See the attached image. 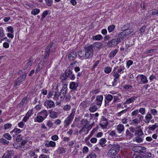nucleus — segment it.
<instances>
[{"label":"nucleus","mask_w":158,"mask_h":158,"mask_svg":"<svg viewBox=\"0 0 158 158\" xmlns=\"http://www.w3.org/2000/svg\"><path fill=\"white\" fill-rule=\"evenodd\" d=\"M44 105L48 109H50L55 106L54 102L51 100H46Z\"/></svg>","instance_id":"8"},{"label":"nucleus","mask_w":158,"mask_h":158,"mask_svg":"<svg viewBox=\"0 0 158 158\" xmlns=\"http://www.w3.org/2000/svg\"><path fill=\"white\" fill-rule=\"evenodd\" d=\"M127 35L124 31L121 32L119 35V37L122 39L125 38Z\"/></svg>","instance_id":"36"},{"label":"nucleus","mask_w":158,"mask_h":158,"mask_svg":"<svg viewBox=\"0 0 158 158\" xmlns=\"http://www.w3.org/2000/svg\"><path fill=\"white\" fill-rule=\"evenodd\" d=\"M81 124L83 125L82 127L83 128L88 129V126L89 124V122L87 120L83 119L81 121Z\"/></svg>","instance_id":"16"},{"label":"nucleus","mask_w":158,"mask_h":158,"mask_svg":"<svg viewBox=\"0 0 158 158\" xmlns=\"http://www.w3.org/2000/svg\"><path fill=\"white\" fill-rule=\"evenodd\" d=\"M26 76V74L24 73L22 75L20 76L15 82V85L16 86L19 85L20 83L25 79Z\"/></svg>","instance_id":"13"},{"label":"nucleus","mask_w":158,"mask_h":158,"mask_svg":"<svg viewBox=\"0 0 158 158\" xmlns=\"http://www.w3.org/2000/svg\"><path fill=\"white\" fill-rule=\"evenodd\" d=\"M71 106L69 105H66L64 106L63 110L65 111H68L70 110Z\"/></svg>","instance_id":"52"},{"label":"nucleus","mask_w":158,"mask_h":158,"mask_svg":"<svg viewBox=\"0 0 158 158\" xmlns=\"http://www.w3.org/2000/svg\"><path fill=\"white\" fill-rule=\"evenodd\" d=\"M7 30L8 32H10L11 33H13L14 31L13 28L11 26H9L7 27Z\"/></svg>","instance_id":"53"},{"label":"nucleus","mask_w":158,"mask_h":158,"mask_svg":"<svg viewBox=\"0 0 158 158\" xmlns=\"http://www.w3.org/2000/svg\"><path fill=\"white\" fill-rule=\"evenodd\" d=\"M77 56V53L76 52H72L68 55V58L70 60H74Z\"/></svg>","instance_id":"18"},{"label":"nucleus","mask_w":158,"mask_h":158,"mask_svg":"<svg viewBox=\"0 0 158 158\" xmlns=\"http://www.w3.org/2000/svg\"><path fill=\"white\" fill-rule=\"evenodd\" d=\"M108 123L107 120L106 118L103 119L100 122L99 125L103 129H106Z\"/></svg>","instance_id":"14"},{"label":"nucleus","mask_w":158,"mask_h":158,"mask_svg":"<svg viewBox=\"0 0 158 158\" xmlns=\"http://www.w3.org/2000/svg\"><path fill=\"white\" fill-rule=\"evenodd\" d=\"M32 110H31L28 111L26 113V115L27 116V117L29 118L31 115L32 114Z\"/></svg>","instance_id":"58"},{"label":"nucleus","mask_w":158,"mask_h":158,"mask_svg":"<svg viewBox=\"0 0 158 158\" xmlns=\"http://www.w3.org/2000/svg\"><path fill=\"white\" fill-rule=\"evenodd\" d=\"M5 36L4 31L2 28L0 27V38L3 37Z\"/></svg>","instance_id":"49"},{"label":"nucleus","mask_w":158,"mask_h":158,"mask_svg":"<svg viewBox=\"0 0 158 158\" xmlns=\"http://www.w3.org/2000/svg\"><path fill=\"white\" fill-rule=\"evenodd\" d=\"M102 38V36L101 35H98L95 36H93L92 39L93 40H100Z\"/></svg>","instance_id":"35"},{"label":"nucleus","mask_w":158,"mask_h":158,"mask_svg":"<svg viewBox=\"0 0 158 158\" xmlns=\"http://www.w3.org/2000/svg\"><path fill=\"white\" fill-rule=\"evenodd\" d=\"M59 139V137L57 135H54L52 136L51 137V139L54 141H56Z\"/></svg>","instance_id":"59"},{"label":"nucleus","mask_w":158,"mask_h":158,"mask_svg":"<svg viewBox=\"0 0 158 158\" xmlns=\"http://www.w3.org/2000/svg\"><path fill=\"white\" fill-rule=\"evenodd\" d=\"M89 151V148H88L86 147H84L82 149V152L83 153L86 154Z\"/></svg>","instance_id":"57"},{"label":"nucleus","mask_w":158,"mask_h":158,"mask_svg":"<svg viewBox=\"0 0 158 158\" xmlns=\"http://www.w3.org/2000/svg\"><path fill=\"white\" fill-rule=\"evenodd\" d=\"M38 114L40 115L43 118L45 119L48 115L47 111L46 110H43L38 113Z\"/></svg>","instance_id":"22"},{"label":"nucleus","mask_w":158,"mask_h":158,"mask_svg":"<svg viewBox=\"0 0 158 158\" xmlns=\"http://www.w3.org/2000/svg\"><path fill=\"white\" fill-rule=\"evenodd\" d=\"M118 68V66H117L115 67L112 73L113 74V75L114 77V82H112L113 83V85H114V83H115L116 81V79H118L119 78L120 75L119 74V73L117 71V69Z\"/></svg>","instance_id":"7"},{"label":"nucleus","mask_w":158,"mask_h":158,"mask_svg":"<svg viewBox=\"0 0 158 158\" xmlns=\"http://www.w3.org/2000/svg\"><path fill=\"white\" fill-rule=\"evenodd\" d=\"M67 85L64 84L60 92H56L54 95L53 99L56 101V104L58 105L60 104L64 98L67 92Z\"/></svg>","instance_id":"1"},{"label":"nucleus","mask_w":158,"mask_h":158,"mask_svg":"<svg viewBox=\"0 0 158 158\" xmlns=\"http://www.w3.org/2000/svg\"><path fill=\"white\" fill-rule=\"evenodd\" d=\"M110 149L108 151V155L110 156L116 155L119 151V146L118 144H109L108 145Z\"/></svg>","instance_id":"3"},{"label":"nucleus","mask_w":158,"mask_h":158,"mask_svg":"<svg viewBox=\"0 0 158 158\" xmlns=\"http://www.w3.org/2000/svg\"><path fill=\"white\" fill-rule=\"evenodd\" d=\"M139 112L141 113L142 114H144L145 113V109L143 108H140L139 111Z\"/></svg>","instance_id":"63"},{"label":"nucleus","mask_w":158,"mask_h":158,"mask_svg":"<svg viewBox=\"0 0 158 158\" xmlns=\"http://www.w3.org/2000/svg\"><path fill=\"white\" fill-rule=\"evenodd\" d=\"M4 137L8 140H10L11 139V137L10 135L7 133H6L4 135Z\"/></svg>","instance_id":"51"},{"label":"nucleus","mask_w":158,"mask_h":158,"mask_svg":"<svg viewBox=\"0 0 158 158\" xmlns=\"http://www.w3.org/2000/svg\"><path fill=\"white\" fill-rule=\"evenodd\" d=\"M32 61L30 60L27 62L25 65V68L26 69H29L32 65Z\"/></svg>","instance_id":"40"},{"label":"nucleus","mask_w":158,"mask_h":158,"mask_svg":"<svg viewBox=\"0 0 158 158\" xmlns=\"http://www.w3.org/2000/svg\"><path fill=\"white\" fill-rule=\"evenodd\" d=\"M84 49L85 51L84 58L85 59L91 58L94 54L93 45H86L84 47Z\"/></svg>","instance_id":"2"},{"label":"nucleus","mask_w":158,"mask_h":158,"mask_svg":"<svg viewBox=\"0 0 158 158\" xmlns=\"http://www.w3.org/2000/svg\"><path fill=\"white\" fill-rule=\"evenodd\" d=\"M127 111V110L125 109L124 110H122L119 112L117 113V115L118 116H120L123 114L125 113Z\"/></svg>","instance_id":"54"},{"label":"nucleus","mask_w":158,"mask_h":158,"mask_svg":"<svg viewBox=\"0 0 158 158\" xmlns=\"http://www.w3.org/2000/svg\"><path fill=\"white\" fill-rule=\"evenodd\" d=\"M78 84L74 82H71L69 84V87L70 89L72 90H76L78 86Z\"/></svg>","instance_id":"20"},{"label":"nucleus","mask_w":158,"mask_h":158,"mask_svg":"<svg viewBox=\"0 0 158 158\" xmlns=\"http://www.w3.org/2000/svg\"><path fill=\"white\" fill-rule=\"evenodd\" d=\"M158 128V123H155L154 125L152 126H149L148 127V129L149 130L153 131L156 128Z\"/></svg>","instance_id":"31"},{"label":"nucleus","mask_w":158,"mask_h":158,"mask_svg":"<svg viewBox=\"0 0 158 158\" xmlns=\"http://www.w3.org/2000/svg\"><path fill=\"white\" fill-rule=\"evenodd\" d=\"M143 136H136L133 140L138 143H140L143 142Z\"/></svg>","instance_id":"27"},{"label":"nucleus","mask_w":158,"mask_h":158,"mask_svg":"<svg viewBox=\"0 0 158 158\" xmlns=\"http://www.w3.org/2000/svg\"><path fill=\"white\" fill-rule=\"evenodd\" d=\"M57 113L54 111H51L49 114L50 117L52 118H56L57 117Z\"/></svg>","instance_id":"29"},{"label":"nucleus","mask_w":158,"mask_h":158,"mask_svg":"<svg viewBox=\"0 0 158 158\" xmlns=\"http://www.w3.org/2000/svg\"><path fill=\"white\" fill-rule=\"evenodd\" d=\"M12 126V124L10 123H7L4 124V127L5 130L10 128Z\"/></svg>","instance_id":"48"},{"label":"nucleus","mask_w":158,"mask_h":158,"mask_svg":"<svg viewBox=\"0 0 158 158\" xmlns=\"http://www.w3.org/2000/svg\"><path fill=\"white\" fill-rule=\"evenodd\" d=\"M76 109H73L72 110L71 114L65 120L64 122V126L65 127H67L72 121Z\"/></svg>","instance_id":"4"},{"label":"nucleus","mask_w":158,"mask_h":158,"mask_svg":"<svg viewBox=\"0 0 158 158\" xmlns=\"http://www.w3.org/2000/svg\"><path fill=\"white\" fill-rule=\"evenodd\" d=\"M115 26L114 25H111L108 27V30L109 32H110L113 31L114 29Z\"/></svg>","instance_id":"50"},{"label":"nucleus","mask_w":158,"mask_h":158,"mask_svg":"<svg viewBox=\"0 0 158 158\" xmlns=\"http://www.w3.org/2000/svg\"><path fill=\"white\" fill-rule=\"evenodd\" d=\"M48 11L47 10L44 11L42 15V17L41 19V20H42L43 19H44L46 16L48 15Z\"/></svg>","instance_id":"42"},{"label":"nucleus","mask_w":158,"mask_h":158,"mask_svg":"<svg viewBox=\"0 0 158 158\" xmlns=\"http://www.w3.org/2000/svg\"><path fill=\"white\" fill-rule=\"evenodd\" d=\"M138 113H139L138 110H135V111H134L132 112L131 114V115L132 116L137 115V116L139 114H138Z\"/></svg>","instance_id":"55"},{"label":"nucleus","mask_w":158,"mask_h":158,"mask_svg":"<svg viewBox=\"0 0 158 158\" xmlns=\"http://www.w3.org/2000/svg\"><path fill=\"white\" fill-rule=\"evenodd\" d=\"M133 64V61L131 60H128L127 62V67L128 68H129L130 67V66L132 65Z\"/></svg>","instance_id":"47"},{"label":"nucleus","mask_w":158,"mask_h":158,"mask_svg":"<svg viewBox=\"0 0 158 158\" xmlns=\"http://www.w3.org/2000/svg\"><path fill=\"white\" fill-rule=\"evenodd\" d=\"M57 152L58 153L61 154L65 153L66 150L64 148L59 147L57 150Z\"/></svg>","instance_id":"32"},{"label":"nucleus","mask_w":158,"mask_h":158,"mask_svg":"<svg viewBox=\"0 0 158 158\" xmlns=\"http://www.w3.org/2000/svg\"><path fill=\"white\" fill-rule=\"evenodd\" d=\"M40 11V10L38 9H33L31 12V14L34 15H36L38 14Z\"/></svg>","instance_id":"37"},{"label":"nucleus","mask_w":158,"mask_h":158,"mask_svg":"<svg viewBox=\"0 0 158 158\" xmlns=\"http://www.w3.org/2000/svg\"><path fill=\"white\" fill-rule=\"evenodd\" d=\"M113 101L112 102L113 103H116L120 100L119 97L118 96L115 95L114 94H113Z\"/></svg>","instance_id":"38"},{"label":"nucleus","mask_w":158,"mask_h":158,"mask_svg":"<svg viewBox=\"0 0 158 158\" xmlns=\"http://www.w3.org/2000/svg\"><path fill=\"white\" fill-rule=\"evenodd\" d=\"M152 14L153 15H154L156 14H157L158 15V10L154 9L153 10L152 12Z\"/></svg>","instance_id":"64"},{"label":"nucleus","mask_w":158,"mask_h":158,"mask_svg":"<svg viewBox=\"0 0 158 158\" xmlns=\"http://www.w3.org/2000/svg\"><path fill=\"white\" fill-rule=\"evenodd\" d=\"M150 112L153 116H155L157 114V112L156 109H151L150 110Z\"/></svg>","instance_id":"44"},{"label":"nucleus","mask_w":158,"mask_h":158,"mask_svg":"<svg viewBox=\"0 0 158 158\" xmlns=\"http://www.w3.org/2000/svg\"><path fill=\"white\" fill-rule=\"evenodd\" d=\"M152 118V116L151 113L148 112L145 117L144 122L145 123H149L150 120Z\"/></svg>","instance_id":"17"},{"label":"nucleus","mask_w":158,"mask_h":158,"mask_svg":"<svg viewBox=\"0 0 158 158\" xmlns=\"http://www.w3.org/2000/svg\"><path fill=\"white\" fill-rule=\"evenodd\" d=\"M118 51V49H116L111 52L109 55V57L111 59L113 58Z\"/></svg>","instance_id":"23"},{"label":"nucleus","mask_w":158,"mask_h":158,"mask_svg":"<svg viewBox=\"0 0 158 158\" xmlns=\"http://www.w3.org/2000/svg\"><path fill=\"white\" fill-rule=\"evenodd\" d=\"M135 136H143L144 133L142 130L139 129L137 130L136 132L135 133Z\"/></svg>","instance_id":"28"},{"label":"nucleus","mask_w":158,"mask_h":158,"mask_svg":"<svg viewBox=\"0 0 158 158\" xmlns=\"http://www.w3.org/2000/svg\"><path fill=\"white\" fill-rule=\"evenodd\" d=\"M133 31V30L131 29H127L124 31L127 35L132 33Z\"/></svg>","instance_id":"46"},{"label":"nucleus","mask_w":158,"mask_h":158,"mask_svg":"<svg viewBox=\"0 0 158 158\" xmlns=\"http://www.w3.org/2000/svg\"><path fill=\"white\" fill-rule=\"evenodd\" d=\"M124 129V127L123 125L122 124H119L117 127V129L118 133H121L123 132Z\"/></svg>","instance_id":"24"},{"label":"nucleus","mask_w":158,"mask_h":158,"mask_svg":"<svg viewBox=\"0 0 158 158\" xmlns=\"http://www.w3.org/2000/svg\"><path fill=\"white\" fill-rule=\"evenodd\" d=\"M11 155L10 153L7 152L5 153L3 156L2 158H11Z\"/></svg>","instance_id":"41"},{"label":"nucleus","mask_w":158,"mask_h":158,"mask_svg":"<svg viewBox=\"0 0 158 158\" xmlns=\"http://www.w3.org/2000/svg\"><path fill=\"white\" fill-rule=\"evenodd\" d=\"M28 101V99L27 98H23L22 100L21 103H22V104L23 105L24 104H26L27 103Z\"/></svg>","instance_id":"60"},{"label":"nucleus","mask_w":158,"mask_h":158,"mask_svg":"<svg viewBox=\"0 0 158 158\" xmlns=\"http://www.w3.org/2000/svg\"><path fill=\"white\" fill-rule=\"evenodd\" d=\"M52 44H50L49 46L47 47L45 52V58H47L49 57V54L52 49Z\"/></svg>","instance_id":"15"},{"label":"nucleus","mask_w":158,"mask_h":158,"mask_svg":"<svg viewBox=\"0 0 158 158\" xmlns=\"http://www.w3.org/2000/svg\"><path fill=\"white\" fill-rule=\"evenodd\" d=\"M125 136L127 138H131L133 137V134L131 133L128 129H127L126 131Z\"/></svg>","instance_id":"30"},{"label":"nucleus","mask_w":158,"mask_h":158,"mask_svg":"<svg viewBox=\"0 0 158 158\" xmlns=\"http://www.w3.org/2000/svg\"><path fill=\"white\" fill-rule=\"evenodd\" d=\"M0 142L1 143H3L5 144H8L9 142L7 141L6 139L3 138H2L0 139Z\"/></svg>","instance_id":"61"},{"label":"nucleus","mask_w":158,"mask_h":158,"mask_svg":"<svg viewBox=\"0 0 158 158\" xmlns=\"http://www.w3.org/2000/svg\"><path fill=\"white\" fill-rule=\"evenodd\" d=\"M97 156L96 154L94 152L91 153L87 156V158H96Z\"/></svg>","instance_id":"43"},{"label":"nucleus","mask_w":158,"mask_h":158,"mask_svg":"<svg viewBox=\"0 0 158 158\" xmlns=\"http://www.w3.org/2000/svg\"><path fill=\"white\" fill-rule=\"evenodd\" d=\"M138 118L133 119L130 124L136 126L140 121V120L143 117V116L141 115L138 114L137 116Z\"/></svg>","instance_id":"9"},{"label":"nucleus","mask_w":158,"mask_h":158,"mask_svg":"<svg viewBox=\"0 0 158 158\" xmlns=\"http://www.w3.org/2000/svg\"><path fill=\"white\" fill-rule=\"evenodd\" d=\"M44 119V118L43 117H42L40 115H39L36 118L37 122L39 123L42 122Z\"/></svg>","instance_id":"39"},{"label":"nucleus","mask_w":158,"mask_h":158,"mask_svg":"<svg viewBox=\"0 0 158 158\" xmlns=\"http://www.w3.org/2000/svg\"><path fill=\"white\" fill-rule=\"evenodd\" d=\"M98 107L97 106L94 104L91 105L89 109V111L92 112H94L98 110Z\"/></svg>","instance_id":"26"},{"label":"nucleus","mask_w":158,"mask_h":158,"mask_svg":"<svg viewBox=\"0 0 158 158\" xmlns=\"http://www.w3.org/2000/svg\"><path fill=\"white\" fill-rule=\"evenodd\" d=\"M136 78L138 79V81L140 84H144L148 83V81L147 78L143 75H139L137 76Z\"/></svg>","instance_id":"5"},{"label":"nucleus","mask_w":158,"mask_h":158,"mask_svg":"<svg viewBox=\"0 0 158 158\" xmlns=\"http://www.w3.org/2000/svg\"><path fill=\"white\" fill-rule=\"evenodd\" d=\"M106 140L105 138H102L100 140L99 144L102 147L105 146V143L106 142Z\"/></svg>","instance_id":"33"},{"label":"nucleus","mask_w":158,"mask_h":158,"mask_svg":"<svg viewBox=\"0 0 158 158\" xmlns=\"http://www.w3.org/2000/svg\"><path fill=\"white\" fill-rule=\"evenodd\" d=\"M103 100V96L102 95L97 96L95 100V102L96 104L99 106L102 104Z\"/></svg>","instance_id":"12"},{"label":"nucleus","mask_w":158,"mask_h":158,"mask_svg":"<svg viewBox=\"0 0 158 158\" xmlns=\"http://www.w3.org/2000/svg\"><path fill=\"white\" fill-rule=\"evenodd\" d=\"M45 2L47 6H51L52 4V0H46Z\"/></svg>","instance_id":"56"},{"label":"nucleus","mask_w":158,"mask_h":158,"mask_svg":"<svg viewBox=\"0 0 158 158\" xmlns=\"http://www.w3.org/2000/svg\"><path fill=\"white\" fill-rule=\"evenodd\" d=\"M111 71V68L109 67H106L104 69V72L107 73H110Z\"/></svg>","instance_id":"45"},{"label":"nucleus","mask_w":158,"mask_h":158,"mask_svg":"<svg viewBox=\"0 0 158 158\" xmlns=\"http://www.w3.org/2000/svg\"><path fill=\"white\" fill-rule=\"evenodd\" d=\"M132 150L135 151L143 153H145L146 151V148L144 147L141 146H135L132 148Z\"/></svg>","instance_id":"11"},{"label":"nucleus","mask_w":158,"mask_h":158,"mask_svg":"<svg viewBox=\"0 0 158 158\" xmlns=\"http://www.w3.org/2000/svg\"><path fill=\"white\" fill-rule=\"evenodd\" d=\"M120 42V40L118 38L113 39L109 41L107 43V45L109 47H114L116 46Z\"/></svg>","instance_id":"6"},{"label":"nucleus","mask_w":158,"mask_h":158,"mask_svg":"<svg viewBox=\"0 0 158 158\" xmlns=\"http://www.w3.org/2000/svg\"><path fill=\"white\" fill-rule=\"evenodd\" d=\"M101 45V44L99 43H96L93 44V46L94 48H99Z\"/></svg>","instance_id":"62"},{"label":"nucleus","mask_w":158,"mask_h":158,"mask_svg":"<svg viewBox=\"0 0 158 158\" xmlns=\"http://www.w3.org/2000/svg\"><path fill=\"white\" fill-rule=\"evenodd\" d=\"M56 145V142L52 141L48 142L47 143L45 144V146L47 147H54Z\"/></svg>","instance_id":"21"},{"label":"nucleus","mask_w":158,"mask_h":158,"mask_svg":"<svg viewBox=\"0 0 158 158\" xmlns=\"http://www.w3.org/2000/svg\"><path fill=\"white\" fill-rule=\"evenodd\" d=\"M136 97L135 96H133L130 98L127 99L124 103L126 104H129L133 102L136 99Z\"/></svg>","instance_id":"25"},{"label":"nucleus","mask_w":158,"mask_h":158,"mask_svg":"<svg viewBox=\"0 0 158 158\" xmlns=\"http://www.w3.org/2000/svg\"><path fill=\"white\" fill-rule=\"evenodd\" d=\"M21 131L22 130L20 129L17 128H15L10 132V133H14L17 135L21 133Z\"/></svg>","instance_id":"34"},{"label":"nucleus","mask_w":158,"mask_h":158,"mask_svg":"<svg viewBox=\"0 0 158 158\" xmlns=\"http://www.w3.org/2000/svg\"><path fill=\"white\" fill-rule=\"evenodd\" d=\"M72 74V71L69 70H67L65 71V73L64 74L63 77H64L62 78V80H65L68 77H69Z\"/></svg>","instance_id":"19"},{"label":"nucleus","mask_w":158,"mask_h":158,"mask_svg":"<svg viewBox=\"0 0 158 158\" xmlns=\"http://www.w3.org/2000/svg\"><path fill=\"white\" fill-rule=\"evenodd\" d=\"M105 106L108 105L109 103L113 99V94L111 95L109 94L105 95Z\"/></svg>","instance_id":"10"}]
</instances>
